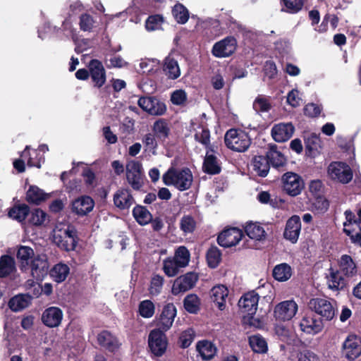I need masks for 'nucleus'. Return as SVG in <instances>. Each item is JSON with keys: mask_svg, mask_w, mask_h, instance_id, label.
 I'll return each mask as SVG.
<instances>
[{"mask_svg": "<svg viewBox=\"0 0 361 361\" xmlns=\"http://www.w3.org/2000/svg\"><path fill=\"white\" fill-rule=\"evenodd\" d=\"M54 243L60 249L69 252L74 250L77 243V233L73 226L59 223L52 231Z\"/></svg>", "mask_w": 361, "mask_h": 361, "instance_id": "f257e3e1", "label": "nucleus"}, {"mask_svg": "<svg viewBox=\"0 0 361 361\" xmlns=\"http://www.w3.org/2000/svg\"><path fill=\"white\" fill-rule=\"evenodd\" d=\"M190 259L189 250L184 246H180L173 257H167L163 261V271L168 277H173L188 265Z\"/></svg>", "mask_w": 361, "mask_h": 361, "instance_id": "f03ea898", "label": "nucleus"}, {"mask_svg": "<svg viewBox=\"0 0 361 361\" xmlns=\"http://www.w3.org/2000/svg\"><path fill=\"white\" fill-rule=\"evenodd\" d=\"M162 180L165 185H172L180 191H184L190 188L193 177L188 168L178 169L171 167L163 175Z\"/></svg>", "mask_w": 361, "mask_h": 361, "instance_id": "7ed1b4c3", "label": "nucleus"}, {"mask_svg": "<svg viewBox=\"0 0 361 361\" xmlns=\"http://www.w3.org/2000/svg\"><path fill=\"white\" fill-rule=\"evenodd\" d=\"M224 142L230 149L243 152L250 147L251 139L248 134L242 130L230 129L225 134Z\"/></svg>", "mask_w": 361, "mask_h": 361, "instance_id": "20e7f679", "label": "nucleus"}, {"mask_svg": "<svg viewBox=\"0 0 361 361\" xmlns=\"http://www.w3.org/2000/svg\"><path fill=\"white\" fill-rule=\"evenodd\" d=\"M345 221L343 223V231L350 238L352 243L361 247V220L360 216L356 219L350 210L344 213Z\"/></svg>", "mask_w": 361, "mask_h": 361, "instance_id": "39448f33", "label": "nucleus"}, {"mask_svg": "<svg viewBox=\"0 0 361 361\" xmlns=\"http://www.w3.org/2000/svg\"><path fill=\"white\" fill-rule=\"evenodd\" d=\"M126 178L129 185L135 190H139L144 183L142 166L140 161H128L126 166Z\"/></svg>", "mask_w": 361, "mask_h": 361, "instance_id": "423d86ee", "label": "nucleus"}, {"mask_svg": "<svg viewBox=\"0 0 361 361\" xmlns=\"http://www.w3.org/2000/svg\"><path fill=\"white\" fill-rule=\"evenodd\" d=\"M281 182L283 191L292 197L300 195L305 187L302 177L293 172L285 173L282 176Z\"/></svg>", "mask_w": 361, "mask_h": 361, "instance_id": "0eeeda50", "label": "nucleus"}, {"mask_svg": "<svg viewBox=\"0 0 361 361\" xmlns=\"http://www.w3.org/2000/svg\"><path fill=\"white\" fill-rule=\"evenodd\" d=\"M328 175L334 180L341 183H348L353 178L350 167L343 162H332L328 166Z\"/></svg>", "mask_w": 361, "mask_h": 361, "instance_id": "6e6552de", "label": "nucleus"}, {"mask_svg": "<svg viewBox=\"0 0 361 361\" xmlns=\"http://www.w3.org/2000/svg\"><path fill=\"white\" fill-rule=\"evenodd\" d=\"M298 310V305L294 300L282 301L274 307V316L276 320L286 322L291 320Z\"/></svg>", "mask_w": 361, "mask_h": 361, "instance_id": "1a4fd4ad", "label": "nucleus"}, {"mask_svg": "<svg viewBox=\"0 0 361 361\" xmlns=\"http://www.w3.org/2000/svg\"><path fill=\"white\" fill-rule=\"evenodd\" d=\"M148 344L151 352L157 357L163 355L167 348L166 336L160 329H153L149 335Z\"/></svg>", "mask_w": 361, "mask_h": 361, "instance_id": "9d476101", "label": "nucleus"}, {"mask_svg": "<svg viewBox=\"0 0 361 361\" xmlns=\"http://www.w3.org/2000/svg\"><path fill=\"white\" fill-rule=\"evenodd\" d=\"M310 308L326 320H331L335 315L332 302L325 298H313L309 302Z\"/></svg>", "mask_w": 361, "mask_h": 361, "instance_id": "9b49d317", "label": "nucleus"}, {"mask_svg": "<svg viewBox=\"0 0 361 361\" xmlns=\"http://www.w3.org/2000/svg\"><path fill=\"white\" fill-rule=\"evenodd\" d=\"M30 273L34 279L42 281L49 271V264L46 255H37L31 260Z\"/></svg>", "mask_w": 361, "mask_h": 361, "instance_id": "f8f14e48", "label": "nucleus"}, {"mask_svg": "<svg viewBox=\"0 0 361 361\" xmlns=\"http://www.w3.org/2000/svg\"><path fill=\"white\" fill-rule=\"evenodd\" d=\"M198 280V276L194 272H188L178 277L173 282L171 292L174 295L185 293L192 288Z\"/></svg>", "mask_w": 361, "mask_h": 361, "instance_id": "ddd939ff", "label": "nucleus"}, {"mask_svg": "<svg viewBox=\"0 0 361 361\" xmlns=\"http://www.w3.org/2000/svg\"><path fill=\"white\" fill-rule=\"evenodd\" d=\"M237 42L233 37H227L216 42L212 48V54L218 58L231 56L236 49Z\"/></svg>", "mask_w": 361, "mask_h": 361, "instance_id": "4468645a", "label": "nucleus"}, {"mask_svg": "<svg viewBox=\"0 0 361 361\" xmlns=\"http://www.w3.org/2000/svg\"><path fill=\"white\" fill-rule=\"evenodd\" d=\"M300 330L305 334L314 335L323 329V323L320 319L312 313L305 314L299 324Z\"/></svg>", "mask_w": 361, "mask_h": 361, "instance_id": "2eb2a0df", "label": "nucleus"}, {"mask_svg": "<svg viewBox=\"0 0 361 361\" xmlns=\"http://www.w3.org/2000/svg\"><path fill=\"white\" fill-rule=\"evenodd\" d=\"M343 354L349 360H353L361 354V339L355 335H349L343 343Z\"/></svg>", "mask_w": 361, "mask_h": 361, "instance_id": "dca6fc26", "label": "nucleus"}, {"mask_svg": "<svg viewBox=\"0 0 361 361\" xmlns=\"http://www.w3.org/2000/svg\"><path fill=\"white\" fill-rule=\"evenodd\" d=\"M243 235L242 230L237 228H230L224 230L218 236L219 245L230 247L237 245Z\"/></svg>", "mask_w": 361, "mask_h": 361, "instance_id": "f3484780", "label": "nucleus"}, {"mask_svg": "<svg viewBox=\"0 0 361 361\" xmlns=\"http://www.w3.org/2000/svg\"><path fill=\"white\" fill-rule=\"evenodd\" d=\"M137 104L140 108L151 115H163L166 110L164 103L150 97H140L138 99Z\"/></svg>", "mask_w": 361, "mask_h": 361, "instance_id": "a211bd4d", "label": "nucleus"}, {"mask_svg": "<svg viewBox=\"0 0 361 361\" xmlns=\"http://www.w3.org/2000/svg\"><path fill=\"white\" fill-rule=\"evenodd\" d=\"M325 279L328 288L334 292L343 289L346 285L345 277L339 270L332 267L328 269Z\"/></svg>", "mask_w": 361, "mask_h": 361, "instance_id": "6ab92c4d", "label": "nucleus"}, {"mask_svg": "<svg viewBox=\"0 0 361 361\" xmlns=\"http://www.w3.org/2000/svg\"><path fill=\"white\" fill-rule=\"evenodd\" d=\"M259 296L255 290L245 293L238 301L240 309L248 315L255 314L259 302Z\"/></svg>", "mask_w": 361, "mask_h": 361, "instance_id": "aec40b11", "label": "nucleus"}, {"mask_svg": "<svg viewBox=\"0 0 361 361\" xmlns=\"http://www.w3.org/2000/svg\"><path fill=\"white\" fill-rule=\"evenodd\" d=\"M176 316V308L175 305L173 303L166 305L157 322V329H160L164 333L168 331L171 327Z\"/></svg>", "mask_w": 361, "mask_h": 361, "instance_id": "412c9836", "label": "nucleus"}, {"mask_svg": "<svg viewBox=\"0 0 361 361\" xmlns=\"http://www.w3.org/2000/svg\"><path fill=\"white\" fill-rule=\"evenodd\" d=\"M90 75L94 87H101L106 82V71L101 61L92 59L88 65Z\"/></svg>", "mask_w": 361, "mask_h": 361, "instance_id": "4be33fe9", "label": "nucleus"}, {"mask_svg": "<svg viewBox=\"0 0 361 361\" xmlns=\"http://www.w3.org/2000/svg\"><path fill=\"white\" fill-rule=\"evenodd\" d=\"M63 311L58 307H50L47 308L42 313V323L49 327H58L63 319Z\"/></svg>", "mask_w": 361, "mask_h": 361, "instance_id": "5701e85b", "label": "nucleus"}, {"mask_svg": "<svg viewBox=\"0 0 361 361\" xmlns=\"http://www.w3.org/2000/svg\"><path fill=\"white\" fill-rule=\"evenodd\" d=\"M295 128L291 123L275 124L271 128V136L278 142H286L293 135Z\"/></svg>", "mask_w": 361, "mask_h": 361, "instance_id": "b1692460", "label": "nucleus"}, {"mask_svg": "<svg viewBox=\"0 0 361 361\" xmlns=\"http://www.w3.org/2000/svg\"><path fill=\"white\" fill-rule=\"evenodd\" d=\"M300 230V219L298 216L294 215L287 221L283 236L286 240L295 243L298 240Z\"/></svg>", "mask_w": 361, "mask_h": 361, "instance_id": "393cba45", "label": "nucleus"}, {"mask_svg": "<svg viewBox=\"0 0 361 361\" xmlns=\"http://www.w3.org/2000/svg\"><path fill=\"white\" fill-rule=\"evenodd\" d=\"M339 271L348 279L353 278L357 274V267L351 256L343 255L338 259Z\"/></svg>", "mask_w": 361, "mask_h": 361, "instance_id": "a878e982", "label": "nucleus"}, {"mask_svg": "<svg viewBox=\"0 0 361 361\" xmlns=\"http://www.w3.org/2000/svg\"><path fill=\"white\" fill-rule=\"evenodd\" d=\"M228 293V288L221 284L214 286L211 290V299L221 311L226 309Z\"/></svg>", "mask_w": 361, "mask_h": 361, "instance_id": "bb28decb", "label": "nucleus"}, {"mask_svg": "<svg viewBox=\"0 0 361 361\" xmlns=\"http://www.w3.org/2000/svg\"><path fill=\"white\" fill-rule=\"evenodd\" d=\"M94 202L89 196H82L72 203V211L79 216H85L94 208Z\"/></svg>", "mask_w": 361, "mask_h": 361, "instance_id": "cd10ccee", "label": "nucleus"}, {"mask_svg": "<svg viewBox=\"0 0 361 361\" xmlns=\"http://www.w3.org/2000/svg\"><path fill=\"white\" fill-rule=\"evenodd\" d=\"M116 207L121 209L129 208L134 202L133 196L127 189H120L114 195Z\"/></svg>", "mask_w": 361, "mask_h": 361, "instance_id": "c85d7f7f", "label": "nucleus"}, {"mask_svg": "<svg viewBox=\"0 0 361 361\" xmlns=\"http://www.w3.org/2000/svg\"><path fill=\"white\" fill-rule=\"evenodd\" d=\"M245 231L250 238L257 241H263L267 238L264 228L257 222L248 223L245 226Z\"/></svg>", "mask_w": 361, "mask_h": 361, "instance_id": "c756f323", "label": "nucleus"}, {"mask_svg": "<svg viewBox=\"0 0 361 361\" xmlns=\"http://www.w3.org/2000/svg\"><path fill=\"white\" fill-rule=\"evenodd\" d=\"M97 341L100 345L109 351H114L119 347L117 338L107 331H103L97 336Z\"/></svg>", "mask_w": 361, "mask_h": 361, "instance_id": "7c9ffc66", "label": "nucleus"}, {"mask_svg": "<svg viewBox=\"0 0 361 361\" xmlns=\"http://www.w3.org/2000/svg\"><path fill=\"white\" fill-rule=\"evenodd\" d=\"M35 257L34 250L25 245H20L17 252V258L20 262V269L22 271H26L29 269L30 259H32Z\"/></svg>", "mask_w": 361, "mask_h": 361, "instance_id": "2f4dec72", "label": "nucleus"}, {"mask_svg": "<svg viewBox=\"0 0 361 361\" xmlns=\"http://www.w3.org/2000/svg\"><path fill=\"white\" fill-rule=\"evenodd\" d=\"M267 159L273 167L278 168L282 166L286 163V159L283 154L277 149V146L271 145L269 146V151L267 153Z\"/></svg>", "mask_w": 361, "mask_h": 361, "instance_id": "473e14b6", "label": "nucleus"}, {"mask_svg": "<svg viewBox=\"0 0 361 361\" xmlns=\"http://www.w3.org/2000/svg\"><path fill=\"white\" fill-rule=\"evenodd\" d=\"M16 262L13 257L3 255L0 257V277L4 278L16 271Z\"/></svg>", "mask_w": 361, "mask_h": 361, "instance_id": "72a5a7b5", "label": "nucleus"}, {"mask_svg": "<svg viewBox=\"0 0 361 361\" xmlns=\"http://www.w3.org/2000/svg\"><path fill=\"white\" fill-rule=\"evenodd\" d=\"M272 275L278 281H286L292 276V269L287 263H281L274 267Z\"/></svg>", "mask_w": 361, "mask_h": 361, "instance_id": "f704fd0d", "label": "nucleus"}, {"mask_svg": "<svg viewBox=\"0 0 361 361\" xmlns=\"http://www.w3.org/2000/svg\"><path fill=\"white\" fill-rule=\"evenodd\" d=\"M48 197V194L35 185H31L26 193L27 201L35 204H39Z\"/></svg>", "mask_w": 361, "mask_h": 361, "instance_id": "c9c22d12", "label": "nucleus"}, {"mask_svg": "<svg viewBox=\"0 0 361 361\" xmlns=\"http://www.w3.org/2000/svg\"><path fill=\"white\" fill-rule=\"evenodd\" d=\"M70 272L69 267L63 263H59L50 270V276L57 283L64 281Z\"/></svg>", "mask_w": 361, "mask_h": 361, "instance_id": "e433bc0d", "label": "nucleus"}, {"mask_svg": "<svg viewBox=\"0 0 361 361\" xmlns=\"http://www.w3.org/2000/svg\"><path fill=\"white\" fill-rule=\"evenodd\" d=\"M164 71L169 79L175 80L180 75V70L177 61L171 56L165 59Z\"/></svg>", "mask_w": 361, "mask_h": 361, "instance_id": "4c0bfd02", "label": "nucleus"}, {"mask_svg": "<svg viewBox=\"0 0 361 361\" xmlns=\"http://www.w3.org/2000/svg\"><path fill=\"white\" fill-rule=\"evenodd\" d=\"M254 171L262 177H265L269 173V162L264 156H255L252 160Z\"/></svg>", "mask_w": 361, "mask_h": 361, "instance_id": "58836bf2", "label": "nucleus"}, {"mask_svg": "<svg viewBox=\"0 0 361 361\" xmlns=\"http://www.w3.org/2000/svg\"><path fill=\"white\" fill-rule=\"evenodd\" d=\"M152 130L157 138L161 142H164L170 133L169 125L164 119L155 121L152 126Z\"/></svg>", "mask_w": 361, "mask_h": 361, "instance_id": "ea45409f", "label": "nucleus"}, {"mask_svg": "<svg viewBox=\"0 0 361 361\" xmlns=\"http://www.w3.org/2000/svg\"><path fill=\"white\" fill-rule=\"evenodd\" d=\"M196 348L204 360H211L216 353L214 345L208 341H199Z\"/></svg>", "mask_w": 361, "mask_h": 361, "instance_id": "a19ab883", "label": "nucleus"}, {"mask_svg": "<svg viewBox=\"0 0 361 361\" xmlns=\"http://www.w3.org/2000/svg\"><path fill=\"white\" fill-rule=\"evenodd\" d=\"M31 299L28 295H18L9 300L8 306L13 311L18 312L28 307Z\"/></svg>", "mask_w": 361, "mask_h": 361, "instance_id": "79ce46f5", "label": "nucleus"}, {"mask_svg": "<svg viewBox=\"0 0 361 361\" xmlns=\"http://www.w3.org/2000/svg\"><path fill=\"white\" fill-rule=\"evenodd\" d=\"M29 146H27L25 150L21 154L22 159H27V165L29 166H35L40 168L42 162H43L42 158L39 157V152L37 150H34L32 154L28 152Z\"/></svg>", "mask_w": 361, "mask_h": 361, "instance_id": "37998d69", "label": "nucleus"}, {"mask_svg": "<svg viewBox=\"0 0 361 361\" xmlns=\"http://www.w3.org/2000/svg\"><path fill=\"white\" fill-rule=\"evenodd\" d=\"M133 214L140 225H146L152 220L150 212L142 206H137L133 210Z\"/></svg>", "mask_w": 361, "mask_h": 361, "instance_id": "c03bdc74", "label": "nucleus"}, {"mask_svg": "<svg viewBox=\"0 0 361 361\" xmlns=\"http://www.w3.org/2000/svg\"><path fill=\"white\" fill-rule=\"evenodd\" d=\"M204 172L209 174H217L221 171V168L217 163L216 157L212 154H207L203 164Z\"/></svg>", "mask_w": 361, "mask_h": 361, "instance_id": "a18cd8bd", "label": "nucleus"}, {"mask_svg": "<svg viewBox=\"0 0 361 361\" xmlns=\"http://www.w3.org/2000/svg\"><path fill=\"white\" fill-rule=\"evenodd\" d=\"M164 279L159 274H154L151 279L149 286V293L152 296L159 295L162 290Z\"/></svg>", "mask_w": 361, "mask_h": 361, "instance_id": "49530a36", "label": "nucleus"}, {"mask_svg": "<svg viewBox=\"0 0 361 361\" xmlns=\"http://www.w3.org/2000/svg\"><path fill=\"white\" fill-rule=\"evenodd\" d=\"M172 14L180 24H185L189 18L188 10L181 4H176L172 9Z\"/></svg>", "mask_w": 361, "mask_h": 361, "instance_id": "de8ad7c7", "label": "nucleus"}, {"mask_svg": "<svg viewBox=\"0 0 361 361\" xmlns=\"http://www.w3.org/2000/svg\"><path fill=\"white\" fill-rule=\"evenodd\" d=\"M250 345L252 349L258 353H263L267 350L266 341L259 335L252 336L249 338Z\"/></svg>", "mask_w": 361, "mask_h": 361, "instance_id": "09e8293b", "label": "nucleus"}, {"mask_svg": "<svg viewBox=\"0 0 361 361\" xmlns=\"http://www.w3.org/2000/svg\"><path fill=\"white\" fill-rule=\"evenodd\" d=\"M271 108L269 98L264 95H258L253 102V109L257 112H268Z\"/></svg>", "mask_w": 361, "mask_h": 361, "instance_id": "8fccbe9b", "label": "nucleus"}, {"mask_svg": "<svg viewBox=\"0 0 361 361\" xmlns=\"http://www.w3.org/2000/svg\"><path fill=\"white\" fill-rule=\"evenodd\" d=\"M29 213V207L25 204H22L13 207L8 212V216L22 221L25 219Z\"/></svg>", "mask_w": 361, "mask_h": 361, "instance_id": "3c124183", "label": "nucleus"}, {"mask_svg": "<svg viewBox=\"0 0 361 361\" xmlns=\"http://www.w3.org/2000/svg\"><path fill=\"white\" fill-rule=\"evenodd\" d=\"M184 307L190 313H196L200 308V301L195 294H190L184 299Z\"/></svg>", "mask_w": 361, "mask_h": 361, "instance_id": "603ef678", "label": "nucleus"}, {"mask_svg": "<svg viewBox=\"0 0 361 361\" xmlns=\"http://www.w3.org/2000/svg\"><path fill=\"white\" fill-rule=\"evenodd\" d=\"M221 254L216 247H210L207 252V261L211 268H216L221 261Z\"/></svg>", "mask_w": 361, "mask_h": 361, "instance_id": "864d4df0", "label": "nucleus"}, {"mask_svg": "<svg viewBox=\"0 0 361 361\" xmlns=\"http://www.w3.org/2000/svg\"><path fill=\"white\" fill-rule=\"evenodd\" d=\"M210 133L209 130L202 126H199L197 129L195 134V139L196 141L200 142L204 146L207 147L210 143Z\"/></svg>", "mask_w": 361, "mask_h": 361, "instance_id": "5fc2aeb1", "label": "nucleus"}, {"mask_svg": "<svg viewBox=\"0 0 361 361\" xmlns=\"http://www.w3.org/2000/svg\"><path fill=\"white\" fill-rule=\"evenodd\" d=\"M196 227V221L190 215H184L180 220V228L185 234L194 231Z\"/></svg>", "mask_w": 361, "mask_h": 361, "instance_id": "6e6d98bb", "label": "nucleus"}, {"mask_svg": "<svg viewBox=\"0 0 361 361\" xmlns=\"http://www.w3.org/2000/svg\"><path fill=\"white\" fill-rule=\"evenodd\" d=\"M155 312L154 303L149 300L142 301L139 305L140 314L144 318L152 317Z\"/></svg>", "mask_w": 361, "mask_h": 361, "instance_id": "4d7b16f0", "label": "nucleus"}, {"mask_svg": "<svg viewBox=\"0 0 361 361\" xmlns=\"http://www.w3.org/2000/svg\"><path fill=\"white\" fill-rule=\"evenodd\" d=\"M156 136L152 133H147L142 138V142L145 145V150L151 152L153 154H156V150L158 147Z\"/></svg>", "mask_w": 361, "mask_h": 361, "instance_id": "13d9d810", "label": "nucleus"}, {"mask_svg": "<svg viewBox=\"0 0 361 361\" xmlns=\"http://www.w3.org/2000/svg\"><path fill=\"white\" fill-rule=\"evenodd\" d=\"M164 19L161 16L154 15L148 17L145 22V28L147 31H154L161 27Z\"/></svg>", "mask_w": 361, "mask_h": 361, "instance_id": "bf43d9fd", "label": "nucleus"}, {"mask_svg": "<svg viewBox=\"0 0 361 361\" xmlns=\"http://www.w3.org/2000/svg\"><path fill=\"white\" fill-rule=\"evenodd\" d=\"M286 6V11L290 13L299 12L303 6V0H283Z\"/></svg>", "mask_w": 361, "mask_h": 361, "instance_id": "052dcab7", "label": "nucleus"}, {"mask_svg": "<svg viewBox=\"0 0 361 361\" xmlns=\"http://www.w3.org/2000/svg\"><path fill=\"white\" fill-rule=\"evenodd\" d=\"M47 219V214L40 209H35L30 219V221L35 226L42 225Z\"/></svg>", "mask_w": 361, "mask_h": 361, "instance_id": "680f3d73", "label": "nucleus"}, {"mask_svg": "<svg viewBox=\"0 0 361 361\" xmlns=\"http://www.w3.org/2000/svg\"><path fill=\"white\" fill-rule=\"evenodd\" d=\"M94 21L89 14H83L80 16V27L83 31H91L94 27Z\"/></svg>", "mask_w": 361, "mask_h": 361, "instance_id": "e2e57ef3", "label": "nucleus"}, {"mask_svg": "<svg viewBox=\"0 0 361 361\" xmlns=\"http://www.w3.org/2000/svg\"><path fill=\"white\" fill-rule=\"evenodd\" d=\"M314 209L319 213L325 212L329 208V202L323 196H317L312 204Z\"/></svg>", "mask_w": 361, "mask_h": 361, "instance_id": "0e129e2a", "label": "nucleus"}, {"mask_svg": "<svg viewBox=\"0 0 361 361\" xmlns=\"http://www.w3.org/2000/svg\"><path fill=\"white\" fill-rule=\"evenodd\" d=\"M187 100V94L183 90H177L174 91L171 96V101L173 104L182 105Z\"/></svg>", "mask_w": 361, "mask_h": 361, "instance_id": "69168bd1", "label": "nucleus"}, {"mask_svg": "<svg viewBox=\"0 0 361 361\" xmlns=\"http://www.w3.org/2000/svg\"><path fill=\"white\" fill-rule=\"evenodd\" d=\"M298 361H318L317 355L312 351L305 349L298 354Z\"/></svg>", "mask_w": 361, "mask_h": 361, "instance_id": "338daca9", "label": "nucleus"}, {"mask_svg": "<svg viewBox=\"0 0 361 361\" xmlns=\"http://www.w3.org/2000/svg\"><path fill=\"white\" fill-rule=\"evenodd\" d=\"M301 99L299 97L298 91L292 90L287 95V103L293 107L300 106Z\"/></svg>", "mask_w": 361, "mask_h": 361, "instance_id": "774afa93", "label": "nucleus"}]
</instances>
